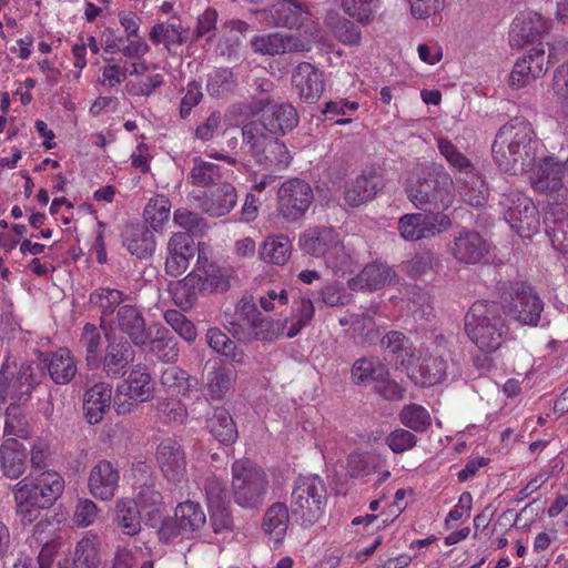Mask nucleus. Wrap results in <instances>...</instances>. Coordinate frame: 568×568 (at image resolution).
Segmentation results:
<instances>
[{
	"instance_id": "nucleus-1",
	"label": "nucleus",
	"mask_w": 568,
	"mask_h": 568,
	"mask_svg": "<svg viewBox=\"0 0 568 568\" xmlns=\"http://www.w3.org/2000/svg\"><path fill=\"white\" fill-rule=\"evenodd\" d=\"M538 146L531 123L516 116L499 128L491 145V153L501 171L517 175L534 169Z\"/></svg>"
},
{
	"instance_id": "nucleus-2",
	"label": "nucleus",
	"mask_w": 568,
	"mask_h": 568,
	"mask_svg": "<svg viewBox=\"0 0 568 568\" xmlns=\"http://www.w3.org/2000/svg\"><path fill=\"white\" fill-rule=\"evenodd\" d=\"M454 182L444 165L435 162L417 164L407 180L406 195L413 205L425 212L447 210L454 199Z\"/></svg>"
},
{
	"instance_id": "nucleus-3",
	"label": "nucleus",
	"mask_w": 568,
	"mask_h": 568,
	"mask_svg": "<svg viewBox=\"0 0 568 568\" xmlns=\"http://www.w3.org/2000/svg\"><path fill=\"white\" fill-rule=\"evenodd\" d=\"M64 479L55 471L48 470L32 477L27 476L13 488L16 513L23 524H32L41 509L49 508L63 493Z\"/></svg>"
},
{
	"instance_id": "nucleus-4",
	"label": "nucleus",
	"mask_w": 568,
	"mask_h": 568,
	"mask_svg": "<svg viewBox=\"0 0 568 568\" xmlns=\"http://www.w3.org/2000/svg\"><path fill=\"white\" fill-rule=\"evenodd\" d=\"M503 310L498 302L477 301L465 316L467 335L483 352L493 353L504 343L508 328Z\"/></svg>"
},
{
	"instance_id": "nucleus-5",
	"label": "nucleus",
	"mask_w": 568,
	"mask_h": 568,
	"mask_svg": "<svg viewBox=\"0 0 568 568\" xmlns=\"http://www.w3.org/2000/svg\"><path fill=\"white\" fill-rule=\"evenodd\" d=\"M327 489L318 475L298 476L291 494L292 519L303 527H311L325 514Z\"/></svg>"
},
{
	"instance_id": "nucleus-6",
	"label": "nucleus",
	"mask_w": 568,
	"mask_h": 568,
	"mask_svg": "<svg viewBox=\"0 0 568 568\" xmlns=\"http://www.w3.org/2000/svg\"><path fill=\"white\" fill-rule=\"evenodd\" d=\"M267 486L266 473L253 460L242 458L233 463L232 491L239 506L257 509L264 501Z\"/></svg>"
},
{
	"instance_id": "nucleus-7",
	"label": "nucleus",
	"mask_w": 568,
	"mask_h": 568,
	"mask_svg": "<svg viewBox=\"0 0 568 568\" xmlns=\"http://www.w3.org/2000/svg\"><path fill=\"white\" fill-rule=\"evenodd\" d=\"M241 131L243 144L257 165L270 171H283L288 166L291 154L286 145L262 132L257 122L246 123Z\"/></svg>"
},
{
	"instance_id": "nucleus-8",
	"label": "nucleus",
	"mask_w": 568,
	"mask_h": 568,
	"mask_svg": "<svg viewBox=\"0 0 568 568\" xmlns=\"http://www.w3.org/2000/svg\"><path fill=\"white\" fill-rule=\"evenodd\" d=\"M500 205L510 227L524 239H530L539 231L540 217L532 200L518 190L503 194Z\"/></svg>"
},
{
	"instance_id": "nucleus-9",
	"label": "nucleus",
	"mask_w": 568,
	"mask_h": 568,
	"mask_svg": "<svg viewBox=\"0 0 568 568\" xmlns=\"http://www.w3.org/2000/svg\"><path fill=\"white\" fill-rule=\"evenodd\" d=\"M298 244L304 253L314 257H323L328 265L334 267L345 256L342 237L333 226L308 227L300 235Z\"/></svg>"
},
{
	"instance_id": "nucleus-10",
	"label": "nucleus",
	"mask_w": 568,
	"mask_h": 568,
	"mask_svg": "<svg viewBox=\"0 0 568 568\" xmlns=\"http://www.w3.org/2000/svg\"><path fill=\"white\" fill-rule=\"evenodd\" d=\"M206 524L203 507L193 500L178 504L172 517L161 521L158 535L162 542L169 544L176 537L200 531Z\"/></svg>"
},
{
	"instance_id": "nucleus-11",
	"label": "nucleus",
	"mask_w": 568,
	"mask_h": 568,
	"mask_svg": "<svg viewBox=\"0 0 568 568\" xmlns=\"http://www.w3.org/2000/svg\"><path fill=\"white\" fill-rule=\"evenodd\" d=\"M154 387L148 368L141 364L132 367L128 378L116 387L113 398L118 414H128L138 403L153 396Z\"/></svg>"
},
{
	"instance_id": "nucleus-12",
	"label": "nucleus",
	"mask_w": 568,
	"mask_h": 568,
	"mask_svg": "<svg viewBox=\"0 0 568 568\" xmlns=\"http://www.w3.org/2000/svg\"><path fill=\"white\" fill-rule=\"evenodd\" d=\"M314 200L311 185L298 178L286 180L277 191V211L285 220L302 219Z\"/></svg>"
},
{
	"instance_id": "nucleus-13",
	"label": "nucleus",
	"mask_w": 568,
	"mask_h": 568,
	"mask_svg": "<svg viewBox=\"0 0 568 568\" xmlns=\"http://www.w3.org/2000/svg\"><path fill=\"white\" fill-rule=\"evenodd\" d=\"M450 226L452 221L449 216L440 212L406 214L398 221L399 233L406 241L432 237Z\"/></svg>"
},
{
	"instance_id": "nucleus-14",
	"label": "nucleus",
	"mask_w": 568,
	"mask_h": 568,
	"mask_svg": "<svg viewBox=\"0 0 568 568\" xmlns=\"http://www.w3.org/2000/svg\"><path fill=\"white\" fill-rule=\"evenodd\" d=\"M267 99H261L254 102L252 111L254 113L263 112L260 121L261 131H267L273 135L285 134L292 131L298 123V113L296 109L288 103L270 105Z\"/></svg>"
},
{
	"instance_id": "nucleus-15",
	"label": "nucleus",
	"mask_w": 568,
	"mask_h": 568,
	"mask_svg": "<svg viewBox=\"0 0 568 568\" xmlns=\"http://www.w3.org/2000/svg\"><path fill=\"white\" fill-rule=\"evenodd\" d=\"M511 301L503 305V313L525 325H537L544 310V303L535 290L524 283L514 288Z\"/></svg>"
},
{
	"instance_id": "nucleus-16",
	"label": "nucleus",
	"mask_w": 568,
	"mask_h": 568,
	"mask_svg": "<svg viewBox=\"0 0 568 568\" xmlns=\"http://www.w3.org/2000/svg\"><path fill=\"white\" fill-rule=\"evenodd\" d=\"M447 251L457 263L475 265L486 257L489 245L478 232L465 230L454 236L447 245Z\"/></svg>"
},
{
	"instance_id": "nucleus-17",
	"label": "nucleus",
	"mask_w": 568,
	"mask_h": 568,
	"mask_svg": "<svg viewBox=\"0 0 568 568\" xmlns=\"http://www.w3.org/2000/svg\"><path fill=\"white\" fill-rule=\"evenodd\" d=\"M549 30V23L537 12L519 13L513 21L509 31V44L521 49L538 41Z\"/></svg>"
},
{
	"instance_id": "nucleus-18",
	"label": "nucleus",
	"mask_w": 568,
	"mask_h": 568,
	"mask_svg": "<svg viewBox=\"0 0 568 568\" xmlns=\"http://www.w3.org/2000/svg\"><path fill=\"white\" fill-rule=\"evenodd\" d=\"M251 47L254 52L265 55L304 52L310 50L308 43L301 36L286 31L255 36L251 40Z\"/></svg>"
},
{
	"instance_id": "nucleus-19",
	"label": "nucleus",
	"mask_w": 568,
	"mask_h": 568,
	"mask_svg": "<svg viewBox=\"0 0 568 568\" xmlns=\"http://www.w3.org/2000/svg\"><path fill=\"white\" fill-rule=\"evenodd\" d=\"M156 463L168 481L179 484L186 476V457L183 447L172 438H165L156 447Z\"/></svg>"
},
{
	"instance_id": "nucleus-20",
	"label": "nucleus",
	"mask_w": 568,
	"mask_h": 568,
	"mask_svg": "<svg viewBox=\"0 0 568 568\" xmlns=\"http://www.w3.org/2000/svg\"><path fill=\"white\" fill-rule=\"evenodd\" d=\"M383 186V178L378 170L367 168L345 184L344 201L351 207H358L372 201Z\"/></svg>"
},
{
	"instance_id": "nucleus-21",
	"label": "nucleus",
	"mask_w": 568,
	"mask_h": 568,
	"mask_svg": "<svg viewBox=\"0 0 568 568\" xmlns=\"http://www.w3.org/2000/svg\"><path fill=\"white\" fill-rule=\"evenodd\" d=\"M119 481L118 465L108 459H101L89 473L88 489L93 497L102 501H109L115 496Z\"/></svg>"
},
{
	"instance_id": "nucleus-22",
	"label": "nucleus",
	"mask_w": 568,
	"mask_h": 568,
	"mask_svg": "<svg viewBox=\"0 0 568 568\" xmlns=\"http://www.w3.org/2000/svg\"><path fill=\"white\" fill-rule=\"evenodd\" d=\"M112 324L125 334L129 342L136 347L144 348L150 339V331L142 312L135 305H122L116 310Z\"/></svg>"
},
{
	"instance_id": "nucleus-23",
	"label": "nucleus",
	"mask_w": 568,
	"mask_h": 568,
	"mask_svg": "<svg viewBox=\"0 0 568 568\" xmlns=\"http://www.w3.org/2000/svg\"><path fill=\"white\" fill-rule=\"evenodd\" d=\"M544 224L554 248L568 253V203L548 202L545 207Z\"/></svg>"
},
{
	"instance_id": "nucleus-24",
	"label": "nucleus",
	"mask_w": 568,
	"mask_h": 568,
	"mask_svg": "<svg viewBox=\"0 0 568 568\" xmlns=\"http://www.w3.org/2000/svg\"><path fill=\"white\" fill-rule=\"evenodd\" d=\"M39 361L57 385L69 384L78 373L77 359L68 347H60L54 352H41Z\"/></svg>"
},
{
	"instance_id": "nucleus-25",
	"label": "nucleus",
	"mask_w": 568,
	"mask_h": 568,
	"mask_svg": "<svg viewBox=\"0 0 568 568\" xmlns=\"http://www.w3.org/2000/svg\"><path fill=\"white\" fill-rule=\"evenodd\" d=\"M196 250L194 240L189 233H174L168 243L165 272L175 277L184 273L190 261L195 256Z\"/></svg>"
},
{
	"instance_id": "nucleus-26",
	"label": "nucleus",
	"mask_w": 568,
	"mask_h": 568,
	"mask_svg": "<svg viewBox=\"0 0 568 568\" xmlns=\"http://www.w3.org/2000/svg\"><path fill=\"white\" fill-rule=\"evenodd\" d=\"M448 364L440 354L428 352L416 356L414 366L409 369V377L422 386H433L447 377Z\"/></svg>"
},
{
	"instance_id": "nucleus-27",
	"label": "nucleus",
	"mask_w": 568,
	"mask_h": 568,
	"mask_svg": "<svg viewBox=\"0 0 568 568\" xmlns=\"http://www.w3.org/2000/svg\"><path fill=\"white\" fill-rule=\"evenodd\" d=\"M133 346V344L123 338L109 341L104 356L101 357L100 366L108 377L120 378L125 375L128 366L135 357Z\"/></svg>"
},
{
	"instance_id": "nucleus-28",
	"label": "nucleus",
	"mask_w": 568,
	"mask_h": 568,
	"mask_svg": "<svg viewBox=\"0 0 568 568\" xmlns=\"http://www.w3.org/2000/svg\"><path fill=\"white\" fill-rule=\"evenodd\" d=\"M529 180L532 189L539 193L565 189L564 163L554 156H546L538 163Z\"/></svg>"
},
{
	"instance_id": "nucleus-29",
	"label": "nucleus",
	"mask_w": 568,
	"mask_h": 568,
	"mask_svg": "<svg viewBox=\"0 0 568 568\" xmlns=\"http://www.w3.org/2000/svg\"><path fill=\"white\" fill-rule=\"evenodd\" d=\"M121 239L123 246L138 258H148L155 251L154 234L145 223L128 222L121 232Z\"/></svg>"
},
{
	"instance_id": "nucleus-30",
	"label": "nucleus",
	"mask_w": 568,
	"mask_h": 568,
	"mask_svg": "<svg viewBox=\"0 0 568 568\" xmlns=\"http://www.w3.org/2000/svg\"><path fill=\"white\" fill-rule=\"evenodd\" d=\"M292 83L306 103L316 102L324 92L323 74L313 64L301 62L293 71Z\"/></svg>"
},
{
	"instance_id": "nucleus-31",
	"label": "nucleus",
	"mask_w": 568,
	"mask_h": 568,
	"mask_svg": "<svg viewBox=\"0 0 568 568\" xmlns=\"http://www.w3.org/2000/svg\"><path fill=\"white\" fill-rule=\"evenodd\" d=\"M384 358L395 364L396 367H404L409 372L416 362L415 353L409 339L400 332H388L382 339Z\"/></svg>"
},
{
	"instance_id": "nucleus-32",
	"label": "nucleus",
	"mask_w": 568,
	"mask_h": 568,
	"mask_svg": "<svg viewBox=\"0 0 568 568\" xmlns=\"http://www.w3.org/2000/svg\"><path fill=\"white\" fill-rule=\"evenodd\" d=\"M112 400V387L105 382L95 383L87 389L83 398L85 419L91 425L99 424L109 412Z\"/></svg>"
},
{
	"instance_id": "nucleus-33",
	"label": "nucleus",
	"mask_w": 568,
	"mask_h": 568,
	"mask_svg": "<svg viewBox=\"0 0 568 568\" xmlns=\"http://www.w3.org/2000/svg\"><path fill=\"white\" fill-rule=\"evenodd\" d=\"M0 467L10 479L20 478L27 470L24 446L16 438H7L0 446Z\"/></svg>"
},
{
	"instance_id": "nucleus-34",
	"label": "nucleus",
	"mask_w": 568,
	"mask_h": 568,
	"mask_svg": "<svg viewBox=\"0 0 568 568\" xmlns=\"http://www.w3.org/2000/svg\"><path fill=\"white\" fill-rule=\"evenodd\" d=\"M229 333L236 339L243 342L251 341H273L277 337L274 322L264 317L261 313L250 320L245 326L243 324H232L226 326Z\"/></svg>"
},
{
	"instance_id": "nucleus-35",
	"label": "nucleus",
	"mask_w": 568,
	"mask_h": 568,
	"mask_svg": "<svg viewBox=\"0 0 568 568\" xmlns=\"http://www.w3.org/2000/svg\"><path fill=\"white\" fill-rule=\"evenodd\" d=\"M394 272L382 263H371L366 265L357 276L348 282L353 291H376L392 282Z\"/></svg>"
},
{
	"instance_id": "nucleus-36",
	"label": "nucleus",
	"mask_w": 568,
	"mask_h": 568,
	"mask_svg": "<svg viewBox=\"0 0 568 568\" xmlns=\"http://www.w3.org/2000/svg\"><path fill=\"white\" fill-rule=\"evenodd\" d=\"M126 300L128 296L122 291L109 287H100L89 296L90 304L101 313L100 326L104 329L108 325H112V321L108 318L116 313V310L122 306L121 303Z\"/></svg>"
},
{
	"instance_id": "nucleus-37",
	"label": "nucleus",
	"mask_w": 568,
	"mask_h": 568,
	"mask_svg": "<svg viewBox=\"0 0 568 568\" xmlns=\"http://www.w3.org/2000/svg\"><path fill=\"white\" fill-rule=\"evenodd\" d=\"M142 513H145V524L154 527L161 518L163 497L154 483H145L139 487L132 499Z\"/></svg>"
},
{
	"instance_id": "nucleus-38",
	"label": "nucleus",
	"mask_w": 568,
	"mask_h": 568,
	"mask_svg": "<svg viewBox=\"0 0 568 568\" xmlns=\"http://www.w3.org/2000/svg\"><path fill=\"white\" fill-rule=\"evenodd\" d=\"M45 376L42 363L22 364L12 381V396L19 399L22 396H30L32 390L42 383Z\"/></svg>"
},
{
	"instance_id": "nucleus-39",
	"label": "nucleus",
	"mask_w": 568,
	"mask_h": 568,
	"mask_svg": "<svg viewBox=\"0 0 568 568\" xmlns=\"http://www.w3.org/2000/svg\"><path fill=\"white\" fill-rule=\"evenodd\" d=\"M197 271L203 275L204 294L224 293L231 287V275L206 257L197 256Z\"/></svg>"
},
{
	"instance_id": "nucleus-40",
	"label": "nucleus",
	"mask_w": 568,
	"mask_h": 568,
	"mask_svg": "<svg viewBox=\"0 0 568 568\" xmlns=\"http://www.w3.org/2000/svg\"><path fill=\"white\" fill-rule=\"evenodd\" d=\"M209 432L224 445L234 443L237 438L236 425L227 409L216 407L206 419Z\"/></svg>"
},
{
	"instance_id": "nucleus-41",
	"label": "nucleus",
	"mask_w": 568,
	"mask_h": 568,
	"mask_svg": "<svg viewBox=\"0 0 568 568\" xmlns=\"http://www.w3.org/2000/svg\"><path fill=\"white\" fill-rule=\"evenodd\" d=\"M158 359L164 363H174L179 357L178 342L164 327H159L155 334L150 331V339L145 346Z\"/></svg>"
},
{
	"instance_id": "nucleus-42",
	"label": "nucleus",
	"mask_w": 568,
	"mask_h": 568,
	"mask_svg": "<svg viewBox=\"0 0 568 568\" xmlns=\"http://www.w3.org/2000/svg\"><path fill=\"white\" fill-rule=\"evenodd\" d=\"M314 314L315 307L311 298L294 300L291 316L284 321V326L287 327L286 337L293 338L298 335L312 322Z\"/></svg>"
},
{
	"instance_id": "nucleus-43",
	"label": "nucleus",
	"mask_w": 568,
	"mask_h": 568,
	"mask_svg": "<svg viewBox=\"0 0 568 568\" xmlns=\"http://www.w3.org/2000/svg\"><path fill=\"white\" fill-rule=\"evenodd\" d=\"M291 254L292 242L286 235L268 236L258 248L260 258L274 265H284Z\"/></svg>"
},
{
	"instance_id": "nucleus-44",
	"label": "nucleus",
	"mask_w": 568,
	"mask_h": 568,
	"mask_svg": "<svg viewBox=\"0 0 568 568\" xmlns=\"http://www.w3.org/2000/svg\"><path fill=\"white\" fill-rule=\"evenodd\" d=\"M290 518L292 516L287 506L283 503H275L264 515L263 529L275 542H278L287 531Z\"/></svg>"
},
{
	"instance_id": "nucleus-45",
	"label": "nucleus",
	"mask_w": 568,
	"mask_h": 568,
	"mask_svg": "<svg viewBox=\"0 0 568 568\" xmlns=\"http://www.w3.org/2000/svg\"><path fill=\"white\" fill-rule=\"evenodd\" d=\"M141 510L130 498H122L115 505V520L128 536H134L141 530Z\"/></svg>"
},
{
	"instance_id": "nucleus-46",
	"label": "nucleus",
	"mask_w": 568,
	"mask_h": 568,
	"mask_svg": "<svg viewBox=\"0 0 568 568\" xmlns=\"http://www.w3.org/2000/svg\"><path fill=\"white\" fill-rule=\"evenodd\" d=\"M387 376V367L373 357L356 359L351 369V377L356 385L385 379Z\"/></svg>"
},
{
	"instance_id": "nucleus-47",
	"label": "nucleus",
	"mask_w": 568,
	"mask_h": 568,
	"mask_svg": "<svg viewBox=\"0 0 568 568\" xmlns=\"http://www.w3.org/2000/svg\"><path fill=\"white\" fill-rule=\"evenodd\" d=\"M84 348L85 365L89 369H98L101 366L100 347L102 337L99 328L92 323H85L79 339Z\"/></svg>"
},
{
	"instance_id": "nucleus-48",
	"label": "nucleus",
	"mask_w": 568,
	"mask_h": 568,
	"mask_svg": "<svg viewBox=\"0 0 568 568\" xmlns=\"http://www.w3.org/2000/svg\"><path fill=\"white\" fill-rule=\"evenodd\" d=\"M237 201L235 187L231 183L221 184L206 204L205 211L212 216H223L231 212Z\"/></svg>"
},
{
	"instance_id": "nucleus-49",
	"label": "nucleus",
	"mask_w": 568,
	"mask_h": 568,
	"mask_svg": "<svg viewBox=\"0 0 568 568\" xmlns=\"http://www.w3.org/2000/svg\"><path fill=\"white\" fill-rule=\"evenodd\" d=\"M235 373L225 366L213 367L206 375V389L212 399H221L232 387Z\"/></svg>"
},
{
	"instance_id": "nucleus-50",
	"label": "nucleus",
	"mask_w": 568,
	"mask_h": 568,
	"mask_svg": "<svg viewBox=\"0 0 568 568\" xmlns=\"http://www.w3.org/2000/svg\"><path fill=\"white\" fill-rule=\"evenodd\" d=\"M439 266V260L432 252H423L406 261L403 271L412 278L423 280L434 274Z\"/></svg>"
},
{
	"instance_id": "nucleus-51",
	"label": "nucleus",
	"mask_w": 568,
	"mask_h": 568,
	"mask_svg": "<svg viewBox=\"0 0 568 568\" xmlns=\"http://www.w3.org/2000/svg\"><path fill=\"white\" fill-rule=\"evenodd\" d=\"M220 165L204 161L200 156L193 159V166L190 172L191 183L199 187H209L222 179Z\"/></svg>"
},
{
	"instance_id": "nucleus-52",
	"label": "nucleus",
	"mask_w": 568,
	"mask_h": 568,
	"mask_svg": "<svg viewBox=\"0 0 568 568\" xmlns=\"http://www.w3.org/2000/svg\"><path fill=\"white\" fill-rule=\"evenodd\" d=\"M3 435L16 439L30 436L29 420L19 405L11 404L7 407Z\"/></svg>"
},
{
	"instance_id": "nucleus-53",
	"label": "nucleus",
	"mask_w": 568,
	"mask_h": 568,
	"mask_svg": "<svg viewBox=\"0 0 568 568\" xmlns=\"http://www.w3.org/2000/svg\"><path fill=\"white\" fill-rule=\"evenodd\" d=\"M236 87V78L231 69L217 68L207 74L206 90L213 98H223Z\"/></svg>"
},
{
	"instance_id": "nucleus-54",
	"label": "nucleus",
	"mask_w": 568,
	"mask_h": 568,
	"mask_svg": "<svg viewBox=\"0 0 568 568\" xmlns=\"http://www.w3.org/2000/svg\"><path fill=\"white\" fill-rule=\"evenodd\" d=\"M160 383L172 396L186 395L191 389L189 374L178 366L164 368L160 376Z\"/></svg>"
},
{
	"instance_id": "nucleus-55",
	"label": "nucleus",
	"mask_w": 568,
	"mask_h": 568,
	"mask_svg": "<svg viewBox=\"0 0 568 568\" xmlns=\"http://www.w3.org/2000/svg\"><path fill=\"white\" fill-rule=\"evenodd\" d=\"M204 294L203 275L196 270V272L189 273L182 281L179 282L175 291L178 298L184 300V304L192 306L199 295ZM183 304V301L180 302Z\"/></svg>"
},
{
	"instance_id": "nucleus-56",
	"label": "nucleus",
	"mask_w": 568,
	"mask_h": 568,
	"mask_svg": "<svg viewBox=\"0 0 568 568\" xmlns=\"http://www.w3.org/2000/svg\"><path fill=\"white\" fill-rule=\"evenodd\" d=\"M171 203L164 195H156L151 199L144 207V219L152 226L153 231L162 229L169 221Z\"/></svg>"
},
{
	"instance_id": "nucleus-57",
	"label": "nucleus",
	"mask_w": 568,
	"mask_h": 568,
	"mask_svg": "<svg viewBox=\"0 0 568 568\" xmlns=\"http://www.w3.org/2000/svg\"><path fill=\"white\" fill-rule=\"evenodd\" d=\"M399 420L407 428L417 433L425 432L432 424L428 410L418 404L404 406L399 413Z\"/></svg>"
},
{
	"instance_id": "nucleus-58",
	"label": "nucleus",
	"mask_w": 568,
	"mask_h": 568,
	"mask_svg": "<svg viewBox=\"0 0 568 568\" xmlns=\"http://www.w3.org/2000/svg\"><path fill=\"white\" fill-rule=\"evenodd\" d=\"M379 458L368 453H352L347 458L346 470L352 478H362L376 471Z\"/></svg>"
},
{
	"instance_id": "nucleus-59",
	"label": "nucleus",
	"mask_w": 568,
	"mask_h": 568,
	"mask_svg": "<svg viewBox=\"0 0 568 568\" xmlns=\"http://www.w3.org/2000/svg\"><path fill=\"white\" fill-rule=\"evenodd\" d=\"M437 148L452 168L465 173L473 171L474 166L470 160L467 159L450 140L438 138Z\"/></svg>"
},
{
	"instance_id": "nucleus-60",
	"label": "nucleus",
	"mask_w": 568,
	"mask_h": 568,
	"mask_svg": "<svg viewBox=\"0 0 568 568\" xmlns=\"http://www.w3.org/2000/svg\"><path fill=\"white\" fill-rule=\"evenodd\" d=\"M174 222L193 236L203 235L206 230L205 220L197 213L191 212L186 209H178L173 214Z\"/></svg>"
},
{
	"instance_id": "nucleus-61",
	"label": "nucleus",
	"mask_w": 568,
	"mask_h": 568,
	"mask_svg": "<svg viewBox=\"0 0 568 568\" xmlns=\"http://www.w3.org/2000/svg\"><path fill=\"white\" fill-rule=\"evenodd\" d=\"M206 341L210 347L219 354L232 359H236L240 355L235 342L217 327H212L207 331Z\"/></svg>"
},
{
	"instance_id": "nucleus-62",
	"label": "nucleus",
	"mask_w": 568,
	"mask_h": 568,
	"mask_svg": "<svg viewBox=\"0 0 568 568\" xmlns=\"http://www.w3.org/2000/svg\"><path fill=\"white\" fill-rule=\"evenodd\" d=\"M408 308L415 317L429 320L433 315L429 294L419 286H413L409 291Z\"/></svg>"
},
{
	"instance_id": "nucleus-63",
	"label": "nucleus",
	"mask_w": 568,
	"mask_h": 568,
	"mask_svg": "<svg viewBox=\"0 0 568 568\" xmlns=\"http://www.w3.org/2000/svg\"><path fill=\"white\" fill-rule=\"evenodd\" d=\"M154 407L163 423H182L186 417L185 406L176 399H158Z\"/></svg>"
},
{
	"instance_id": "nucleus-64",
	"label": "nucleus",
	"mask_w": 568,
	"mask_h": 568,
	"mask_svg": "<svg viewBox=\"0 0 568 568\" xmlns=\"http://www.w3.org/2000/svg\"><path fill=\"white\" fill-rule=\"evenodd\" d=\"M98 551L90 539L78 542L72 568H99Z\"/></svg>"
}]
</instances>
